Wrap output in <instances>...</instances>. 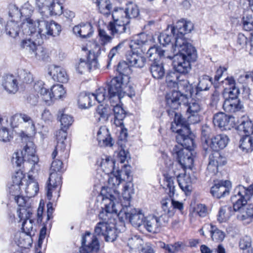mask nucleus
I'll return each instance as SVG.
<instances>
[{
    "label": "nucleus",
    "instance_id": "5701e85b",
    "mask_svg": "<svg viewBox=\"0 0 253 253\" xmlns=\"http://www.w3.org/2000/svg\"><path fill=\"white\" fill-rule=\"evenodd\" d=\"M42 21H38L37 22L31 18H27V21L22 22V27L24 28V34L31 36L33 39H39L40 38L39 33V23Z\"/></svg>",
    "mask_w": 253,
    "mask_h": 253
},
{
    "label": "nucleus",
    "instance_id": "dca6fc26",
    "mask_svg": "<svg viewBox=\"0 0 253 253\" xmlns=\"http://www.w3.org/2000/svg\"><path fill=\"white\" fill-rule=\"evenodd\" d=\"M61 27L56 22L51 21L47 22L42 20L39 23V33L41 39L46 38L48 36L56 37L60 35Z\"/></svg>",
    "mask_w": 253,
    "mask_h": 253
},
{
    "label": "nucleus",
    "instance_id": "ea45409f",
    "mask_svg": "<svg viewBox=\"0 0 253 253\" xmlns=\"http://www.w3.org/2000/svg\"><path fill=\"white\" fill-rule=\"evenodd\" d=\"M239 147L243 151L249 152L253 150V138L251 135L246 134L241 138Z\"/></svg>",
    "mask_w": 253,
    "mask_h": 253
},
{
    "label": "nucleus",
    "instance_id": "473e14b6",
    "mask_svg": "<svg viewBox=\"0 0 253 253\" xmlns=\"http://www.w3.org/2000/svg\"><path fill=\"white\" fill-rule=\"evenodd\" d=\"M109 103L111 106L113 107L115 117V124L116 126H122L123 125V120L126 117V114L122 105L120 104L121 101L117 103L114 102Z\"/></svg>",
    "mask_w": 253,
    "mask_h": 253
},
{
    "label": "nucleus",
    "instance_id": "a211bd4d",
    "mask_svg": "<svg viewBox=\"0 0 253 253\" xmlns=\"http://www.w3.org/2000/svg\"><path fill=\"white\" fill-rule=\"evenodd\" d=\"M35 146L32 141H28L21 152V155H24V158H27V162L33 165L31 169L32 171H38L40 169V166L38 165L39 159L38 157L35 155Z\"/></svg>",
    "mask_w": 253,
    "mask_h": 253
},
{
    "label": "nucleus",
    "instance_id": "f257e3e1",
    "mask_svg": "<svg viewBox=\"0 0 253 253\" xmlns=\"http://www.w3.org/2000/svg\"><path fill=\"white\" fill-rule=\"evenodd\" d=\"M166 109L168 115L175 118V115L183 117L176 112L180 105H183L186 109V118H184L188 125L199 123L201 120L200 113L202 110L201 104L195 100L188 101L187 94L181 93L179 91L167 93L166 95Z\"/></svg>",
    "mask_w": 253,
    "mask_h": 253
},
{
    "label": "nucleus",
    "instance_id": "9b49d317",
    "mask_svg": "<svg viewBox=\"0 0 253 253\" xmlns=\"http://www.w3.org/2000/svg\"><path fill=\"white\" fill-rule=\"evenodd\" d=\"M117 214L120 221L124 223L128 221L135 227H139L144 224L145 217L140 210H137L132 206L121 205Z\"/></svg>",
    "mask_w": 253,
    "mask_h": 253
},
{
    "label": "nucleus",
    "instance_id": "a18cd8bd",
    "mask_svg": "<svg viewBox=\"0 0 253 253\" xmlns=\"http://www.w3.org/2000/svg\"><path fill=\"white\" fill-rule=\"evenodd\" d=\"M232 211V208L230 206H224L219 209L217 215V219L220 222H224L227 221L230 216Z\"/></svg>",
    "mask_w": 253,
    "mask_h": 253
},
{
    "label": "nucleus",
    "instance_id": "e2e57ef3",
    "mask_svg": "<svg viewBox=\"0 0 253 253\" xmlns=\"http://www.w3.org/2000/svg\"><path fill=\"white\" fill-rule=\"evenodd\" d=\"M110 34H111L110 33ZM109 35L106 31L104 29H98V36L99 37V39L101 42V43L103 45H105L108 43H110L112 42V41L114 37L115 36H113ZM116 37L118 38L117 36Z\"/></svg>",
    "mask_w": 253,
    "mask_h": 253
},
{
    "label": "nucleus",
    "instance_id": "a878e982",
    "mask_svg": "<svg viewBox=\"0 0 253 253\" xmlns=\"http://www.w3.org/2000/svg\"><path fill=\"white\" fill-rule=\"evenodd\" d=\"M48 74L55 81L62 83L68 82V78L66 72L59 66L51 65L48 68Z\"/></svg>",
    "mask_w": 253,
    "mask_h": 253
},
{
    "label": "nucleus",
    "instance_id": "6ab92c4d",
    "mask_svg": "<svg viewBox=\"0 0 253 253\" xmlns=\"http://www.w3.org/2000/svg\"><path fill=\"white\" fill-rule=\"evenodd\" d=\"M213 123L221 130H230L235 125L234 118L224 113L219 112L213 116Z\"/></svg>",
    "mask_w": 253,
    "mask_h": 253
},
{
    "label": "nucleus",
    "instance_id": "f03ea898",
    "mask_svg": "<svg viewBox=\"0 0 253 253\" xmlns=\"http://www.w3.org/2000/svg\"><path fill=\"white\" fill-rule=\"evenodd\" d=\"M130 166L124 165L121 170H117L116 174H111L108 180V186L104 187L101 191L102 196V202L106 206L108 211H115L114 207L121 209L122 206L120 204V192L117 188L122 181H132L130 176Z\"/></svg>",
    "mask_w": 253,
    "mask_h": 253
},
{
    "label": "nucleus",
    "instance_id": "39448f33",
    "mask_svg": "<svg viewBox=\"0 0 253 253\" xmlns=\"http://www.w3.org/2000/svg\"><path fill=\"white\" fill-rule=\"evenodd\" d=\"M114 209L116 211H108L106 206H105L104 211L100 212L99 217L101 221L97 223L94 228V235L91 238L90 233L86 232L84 237L85 239L87 236L90 237L91 241L89 243H91L94 238L98 240L97 236L103 237L108 242H113L117 239L118 232L116 228V217H117V214L120 209L116 207Z\"/></svg>",
    "mask_w": 253,
    "mask_h": 253
},
{
    "label": "nucleus",
    "instance_id": "f3484780",
    "mask_svg": "<svg viewBox=\"0 0 253 253\" xmlns=\"http://www.w3.org/2000/svg\"><path fill=\"white\" fill-rule=\"evenodd\" d=\"M21 47L28 50L30 53L39 60H44L46 57V52L44 49L40 44V41L37 44L31 39H26L22 41Z\"/></svg>",
    "mask_w": 253,
    "mask_h": 253
},
{
    "label": "nucleus",
    "instance_id": "8fccbe9b",
    "mask_svg": "<svg viewBox=\"0 0 253 253\" xmlns=\"http://www.w3.org/2000/svg\"><path fill=\"white\" fill-rule=\"evenodd\" d=\"M50 91L52 99H61L66 93L63 85L61 84L53 85L51 88Z\"/></svg>",
    "mask_w": 253,
    "mask_h": 253
},
{
    "label": "nucleus",
    "instance_id": "393cba45",
    "mask_svg": "<svg viewBox=\"0 0 253 253\" xmlns=\"http://www.w3.org/2000/svg\"><path fill=\"white\" fill-rule=\"evenodd\" d=\"M97 139L98 145L101 147H111L113 145V139L108 129L105 126L100 127L97 133Z\"/></svg>",
    "mask_w": 253,
    "mask_h": 253
},
{
    "label": "nucleus",
    "instance_id": "c756f323",
    "mask_svg": "<svg viewBox=\"0 0 253 253\" xmlns=\"http://www.w3.org/2000/svg\"><path fill=\"white\" fill-rule=\"evenodd\" d=\"M73 33L82 39H86L91 36L93 33L92 27L89 23H82L75 26L73 29Z\"/></svg>",
    "mask_w": 253,
    "mask_h": 253
},
{
    "label": "nucleus",
    "instance_id": "e433bc0d",
    "mask_svg": "<svg viewBox=\"0 0 253 253\" xmlns=\"http://www.w3.org/2000/svg\"><path fill=\"white\" fill-rule=\"evenodd\" d=\"M239 124L237 126V129L240 132H243L245 134H253V123L247 117L243 116L239 122Z\"/></svg>",
    "mask_w": 253,
    "mask_h": 253
},
{
    "label": "nucleus",
    "instance_id": "6e6d98bb",
    "mask_svg": "<svg viewBox=\"0 0 253 253\" xmlns=\"http://www.w3.org/2000/svg\"><path fill=\"white\" fill-rule=\"evenodd\" d=\"M109 113L110 112L107 107L100 105L96 109L95 117L98 118L99 121L101 120L106 121L108 119Z\"/></svg>",
    "mask_w": 253,
    "mask_h": 253
},
{
    "label": "nucleus",
    "instance_id": "c03bdc74",
    "mask_svg": "<svg viewBox=\"0 0 253 253\" xmlns=\"http://www.w3.org/2000/svg\"><path fill=\"white\" fill-rule=\"evenodd\" d=\"M130 66H131V64H130V65H129L126 61L120 62L117 68V71L118 73L117 76L123 78L126 76L128 78V81H129V74L131 72ZM131 66H132L131 65Z\"/></svg>",
    "mask_w": 253,
    "mask_h": 253
},
{
    "label": "nucleus",
    "instance_id": "13d9d810",
    "mask_svg": "<svg viewBox=\"0 0 253 253\" xmlns=\"http://www.w3.org/2000/svg\"><path fill=\"white\" fill-rule=\"evenodd\" d=\"M108 93L106 87L102 88H99L96 94H92L91 97L95 99L98 103H101L104 100H107L109 102Z\"/></svg>",
    "mask_w": 253,
    "mask_h": 253
},
{
    "label": "nucleus",
    "instance_id": "bf43d9fd",
    "mask_svg": "<svg viewBox=\"0 0 253 253\" xmlns=\"http://www.w3.org/2000/svg\"><path fill=\"white\" fill-rule=\"evenodd\" d=\"M131 181H126V184L124 187V191L122 193L123 199L125 201L124 203L120 204L121 205H126L127 206H131L130 205V200L131 198V195L130 192V188L131 184Z\"/></svg>",
    "mask_w": 253,
    "mask_h": 253
},
{
    "label": "nucleus",
    "instance_id": "423d86ee",
    "mask_svg": "<svg viewBox=\"0 0 253 253\" xmlns=\"http://www.w3.org/2000/svg\"><path fill=\"white\" fill-rule=\"evenodd\" d=\"M150 38L144 33H141L133 37L129 44L132 53L127 56V60L131 65L137 68H142L144 66L146 59L142 54L147 52L151 48L149 45Z\"/></svg>",
    "mask_w": 253,
    "mask_h": 253
},
{
    "label": "nucleus",
    "instance_id": "603ef678",
    "mask_svg": "<svg viewBox=\"0 0 253 253\" xmlns=\"http://www.w3.org/2000/svg\"><path fill=\"white\" fill-rule=\"evenodd\" d=\"M250 43H248L247 37L242 33H239L237 36L236 46L238 49L246 48L250 51Z\"/></svg>",
    "mask_w": 253,
    "mask_h": 253
},
{
    "label": "nucleus",
    "instance_id": "5fc2aeb1",
    "mask_svg": "<svg viewBox=\"0 0 253 253\" xmlns=\"http://www.w3.org/2000/svg\"><path fill=\"white\" fill-rule=\"evenodd\" d=\"M211 132V129L207 125H204L201 127V139L204 141V148L207 151L208 149L209 138Z\"/></svg>",
    "mask_w": 253,
    "mask_h": 253
},
{
    "label": "nucleus",
    "instance_id": "49530a36",
    "mask_svg": "<svg viewBox=\"0 0 253 253\" xmlns=\"http://www.w3.org/2000/svg\"><path fill=\"white\" fill-rule=\"evenodd\" d=\"M91 99L89 93L81 92L78 97V105L81 109H87L90 107Z\"/></svg>",
    "mask_w": 253,
    "mask_h": 253
},
{
    "label": "nucleus",
    "instance_id": "58836bf2",
    "mask_svg": "<svg viewBox=\"0 0 253 253\" xmlns=\"http://www.w3.org/2000/svg\"><path fill=\"white\" fill-rule=\"evenodd\" d=\"M177 87V88L179 90L178 91L181 93V91H184L185 93H189L191 96L193 95L194 93V89L193 88L192 84H190L188 81L186 79H184L181 77V78H179L178 81L177 82L175 87ZM173 91H175V90H172L170 92H172ZM184 94V93H183Z\"/></svg>",
    "mask_w": 253,
    "mask_h": 253
},
{
    "label": "nucleus",
    "instance_id": "4d7b16f0",
    "mask_svg": "<svg viewBox=\"0 0 253 253\" xmlns=\"http://www.w3.org/2000/svg\"><path fill=\"white\" fill-rule=\"evenodd\" d=\"M143 244V240L138 236H134L129 238L127 243L128 246L132 250H141Z\"/></svg>",
    "mask_w": 253,
    "mask_h": 253
},
{
    "label": "nucleus",
    "instance_id": "3c124183",
    "mask_svg": "<svg viewBox=\"0 0 253 253\" xmlns=\"http://www.w3.org/2000/svg\"><path fill=\"white\" fill-rule=\"evenodd\" d=\"M177 181L180 188L184 191H188L190 190V184L189 183H195L197 180V177L194 175V173H192L191 175L189 174L187 175V178L189 180V182H185L181 181V179H179L180 174H178L177 176ZM187 177V175H185V178Z\"/></svg>",
    "mask_w": 253,
    "mask_h": 253
},
{
    "label": "nucleus",
    "instance_id": "72a5a7b5",
    "mask_svg": "<svg viewBox=\"0 0 253 253\" xmlns=\"http://www.w3.org/2000/svg\"><path fill=\"white\" fill-rule=\"evenodd\" d=\"M15 201L20 207V208L17 210L19 218L22 219L24 217L28 218L32 213V209L31 207L25 205L26 203L24 197L19 196H15Z\"/></svg>",
    "mask_w": 253,
    "mask_h": 253
},
{
    "label": "nucleus",
    "instance_id": "de8ad7c7",
    "mask_svg": "<svg viewBox=\"0 0 253 253\" xmlns=\"http://www.w3.org/2000/svg\"><path fill=\"white\" fill-rule=\"evenodd\" d=\"M100 167L106 173H113L115 169V162L110 157L102 159L100 163Z\"/></svg>",
    "mask_w": 253,
    "mask_h": 253
},
{
    "label": "nucleus",
    "instance_id": "4468645a",
    "mask_svg": "<svg viewBox=\"0 0 253 253\" xmlns=\"http://www.w3.org/2000/svg\"><path fill=\"white\" fill-rule=\"evenodd\" d=\"M164 176L166 182L167 190H169L168 193L169 197L162 200V207L166 213H167L169 216H172L174 214V211L171 210V200L175 191L173 182L174 177L169 175L168 174H165Z\"/></svg>",
    "mask_w": 253,
    "mask_h": 253
},
{
    "label": "nucleus",
    "instance_id": "864d4df0",
    "mask_svg": "<svg viewBox=\"0 0 253 253\" xmlns=\"http://www.w3.org/2000/svg\"><path fill=\"white\" fill-rule=\"evenodd\" d=\"M9 16L11 18L10 20H14L16 22H21V13L20 9L14 4L9 5Z\"/></svg>",
    "mask_w": 253,
    "mask_h": 253
},
{
    "label": "nucleus",
    "instance_id": "338daca9",
    "mask_svg": "<svg viewBox=\"0 0 253 253\" xmlns=\"http://www.w3.org/2000/svg\"><path fill=\"white\" fill-rule=\"evenodd\" d=\"M26 161L27 158H24V155H21V152H15L11 159L13 165L16 167H20L21 165Z\"/></svg>",
    "mask_w": 253,
    "mask_h": 253
},
{
    "label": "nucleus",
    "instance_id": "412c9836",
    "mask_svg": "<svg viewBox=\"0 0 253 253\" xmlns=\"http://www.w3.org/2000/svg\"><path fill=\"white\" fill-rule=\"evenodd\" d=\"M226 158L221 155L219 151H213L209 157L207 169L214 174L218 172V168L226 164Z\"/></svg>",
    "mask_w": 253,
    "mask_h": 253
},
{
    "label": "nucleus",
    "instance_id": "79ce46f5",
    "mask_svg": "<svg viewBox=\"0 0 253 253\" xmlns=\"http://www.w3.org/2000/svg\"><path fill=\"white\" fill-rule=\"evenodd\" d=\"M252 243V238L249 236H244L240 239L239 246L240 249L243 251V253H253Z\"/></svg>",
    "mask_w": 253,
    "mask_h": 253
},
{
    "label": "nucleus",
    "instance_id": "bb28decb",
    "mask_svg": "<svg viewBox=\"0 0 253 253\" xmlns=\"http://www.w3.org/2000/svg\"><path fill=\"white\" fill-rule=\"evenodd\" d=\"M229 138L226 135L217 134L211 138L210 147L212 151H219L226 147Z\"/></svg>",
    "mask_w": 253,
    "mask_h": 253
},
{
    "label": "nucleus",
    "instance_id": "ddd939ff",
    "mask_svg": "<svg viewBox=\"0 0 253 253\" xmlns=\"http://www.w3.org/2000/svg\"><path fill=\"white\" fill-rule=\"evenodd\" d=\"M251 197V194L248 188L242 185L237 186L231 197L234 211H239L242 210L247 205L248 201L250 200Z\"/></svg>",
    "mask_w": 253,
    "mask_h": 253
},
{
    "label": "nucleus",
    "instance_id": "f704fd0d",
    "mask_svg": "<svg viewBox=\"0 0 253 253\" xmlns=\"http://www.w3.org/2000/svg\"><path fill=\"white\" fill-rule=\"evenodd\" d=\"M238 215L237 218L242 221L244 224H249L253 220V204H247Z\"/></svg>",
    "mask_w": 253,
    "mask_h": 253
},
{
    "label": "nucleus",
    "instance_id": "f8f14e48",
    "mask_svg": "<svg viewBox=\"0 0 253 253\" xmlns=\"http://www.w3.org/2000/svg\"><path fill=\"white\" fill-rule=\"evenodd\" d=\"M147 54L149 60L153 61L150 67L153 77L157 79H162L165 74V70L163 64L158 60V58L165 57V50L159 46H154L149 48Z\"/></svg>",
    "mask_w": 253,
    "mask_h": 253
},
{
    "label": "nucleus",
    "instance_id": "774afa93",
    "mask_svg": "<svg viewBox=\"0 0 253 253\" xmlns=\"http://www.w3.org/2000/svg\"><path fill=\"white\" fill-rule=\"evenodd\" d=\"M210 236L213 241L218 242L223 240L225 237V234L222 231L219 230L215 226Z\"/></svg>",
    "mask_w": 253,
    "mask_h": 253
},
{
    "label": "nucleus",
    "instance_id": "1a4fd4ad",
    "mask_svg": "<svg viewBox=\"0 0 253 253\" xmlns=\"http://www.w3.org/2000/svg\"><path fill=\"white\" fill-rule=\"evenodd\" d=\"M175 115L171 126L172 131L177 133L176 139L179 145L175 146H181L184 149L190 151L194 148V142L189 125L183 117L176 114Z\"/></svg>",
    "mask_w": 253,
    "mask_h": 253
},
{
    "label": "nucleus",
    "instance_id": "37998d69",
    "mask_svg": "<svg viewBox=\"0 0 253 253\" xmlns=\"http://www.w3.org/2000/svg\"><path fill=\"white\" fill-rule=\"evenodd\" d=\"M96 4L101 13L107 16L111 14L112 5L110 0H96Z\"/></svg>",
    "mask_w": 253,
    "mask_h": 253
},
{
    "label": "nucleus",
    "instance_id": "69168bd1",
    "mask_svg": "<svg viewBox=\"0 0 253 253\" xmlns=\"http://www.w3.org/2000/svg\"><path fill=\"white\" fill-rule=\"evenodd\" d=\"M30 216L28 218L25 217L22 218L20 220H24L22 224V230L27 235H31V232L33 228V220L29 219Z\"/></svg>",
    "mask_w": 253,
    "mask_h": 253
},
{
    "label": "nucleus",
    "instance_id": "b1692460",
    "mask_svg": "<svg viewBox=\"0 0 253 253\" xmlns=\"http://www.w3.org/2000/svg\"><path fill=\"white\" fill-rule=\"evenodd\" d=\"M162 218H163V216L157 217L155 215H149L145 217L143 224L144 227L150 233H156L159 232L162 225Z\"/></svg>",
    "mask_w": 253,
    "mask_h": 253
},
{
    "label": "nucleus",
    "instance_id": "2f4dec72",
    "mask_svg": "<svg viewBox=\"0 0 253 253\" xmlns=\"http://www.w3.org/2000/svg\"><path fill=\"white\" fill-rule=\"evenodd\" d=\"M213 84L212 79L208 75H203L199 78V82L194 90L196 95H199L202 91L209 90Z\"/></svg>",
    "mask_w": 253,
    "mask_h": 253
},
{
    "label": "nucleus",
    "instance_id": "4be33fe9",
    "mask_svg": "<svg viewBox=\"0 0 253 253\" xmlns=\"http://www.w3.org/2000/svg\"><path fill=\"white\" fill-rule=\"evenodd\" d=\"M231 187V184L229 181H221L211 187V193L213 197L220 199L229 195Z\"/></svg>",
    "mask_w": 253,
    "mask_h": 253
},
{
    "label": "nucleus",
    "instance_id": "7c9ffc66",
    "mask_svg": "<svg viewBox=\"0 0 253 253\" xmlns=\"http://www.w3.org/2000/svg\"><path fill=\"white\" fill-rule=\"evenodd\" d=\"M243 108V105L238 98L226 99L223 104L224 110L229 113L240 111Z\"/></svg>",
    "mask_w": 253,
    "mask_h": 253
},
{
    "label": "nucleus",
    "instance_id": "a19ab883",
    "mask_svg": "<svg viewBox=\"0 0 253 253\" xmlns=\"http://www.w3.org/2000/svg\"><path fill=\"white\" fill-rule=\"evenodd\" d=\"M34 88L36 91L43 96V99L45 101L52 99L51 91L49 92L44 87V84L42 81H38L35 83Z\"/></svg>",
    "mask_w": 253,
    "mask_h": 253
},
{
    "label": "nucleus",
    "instance_id": "cd10ccee",
    "mask_svg": "<svg viewBox=\"0 0 253 253\" xmlns=\"http://www.w3.org/2000/svg\"><path fill=\"white\" fill-rule=\"evenodd\" d=\"M2 86L9 93L14 94L18 90V83L16 78L12 75L3 77Z\"/></svg>",
    "mask_w": 253,
    "mask_h": 253
},
{
    "label": "nucleus",
    "instance_id": "052dcab7",
    "mask_svg": "<svg viewBox=\"0 0 253 253\" xmlns=\"http://www.w3.org/2000/svg\"><path fill=\"white\" fill-rule=\"evenodd\" d=\"M47 10L51 15H60L63 13V6L59 2L52 1L47 7Z\"/></svg>",
    "mask_w": 253,
    "mask_h": 253
},
{
    "label": "nucleus",
    "instance_id": "c85d7f7f",
    "mask_svg": "<svg viewBox=\"0 0 253 253\" xmlns=\"http://www.w3.org/2000/svg\"><path fill=\"white\" fill-rule=\"evenodd\" d=\"M66 130L67 129H65L62 127V128L56 133V136L57 143L54 150L51 154V157L53 159L56 158L59 150L61 153L64 152L65 149V145L64 141L66 139L67 136Z\"/></svg>",
    "mask_w": 253,
    "mask_h": 253
},
{
    "label": "nucleus",
    "instance_id": "09e8293b",
    "mask_svg": "<svg viewBox=\"0 0 253 253\" xmlns=\"http://www.w3.org/2000/svg\"><path fill=\"white\" fill-rule=\"evenodd\" d=\"M182 76L178 75V73L174 71H169L166 75V81L168 86L170 87H175V84L179 78Z\"/></svg>",
    "mask_w": 253,
    "mask_h": 253
},
{
    "label": "nucleus",
    "instance_id": "4c0bfd02",
    "mask_svg": "<svg viewBox=\"0 0 253 253\" xmlns=\"http://www.w3.org/2000/svg\"><path fill=\"white\" fill-rule=\"evenodd\" d=\"M21 25L22 22H18L14 20L8 21L5 26L6 34L12 38H16L19 35Z\"/></svg>",
    "mask_w": 253,
    "mask_h": 253
},
{
    "label": "nucleus",
    "instance_id": "2eb2a0df",
    "mask_svg": "<svg viewBox=\"0 0 253 253\" xmlns=\"http://www.w3.org/2000/svg\"><path fill=\"white\" fill-rule=\"evenodd\" d=\"M172 153L176 157L177 161L183 169H191L193 164L192 153L187 149H184L181 146H174Z\"/></svg>",
    "mask_w": 253,
    "mask_h": 253
},
{
    "label": "nucleus",
    "instance_id": "680f3d73",
    "mask_svg": "<svg viewBox=\"0 0 253 253\" xmlns=\"http://www.w3.org/2000/svg\"><path fill=\"white\" fill-rule=\"evenodd\" d=\"M60 122L62 127L65 129H67L72 125L74 120L71 115L62 113L60 116Z\"/></svg>",
    "mask_w": 253,
    "mask_h": 253
},
{
    "label": "nucleus",
    "instance_id": "7ed1b4c3",
    "mask_svg": "<svg viewBox=\"0 0 253 253\" xmlns=\"http://www.w3.org/2000/svg\"><path fill=\"white\" fill-rule=\"evenodd\" d=\"M193 28L194 25L190 21L182 19L176 23L175 26H169L166 31L160 34L158 40L163 46H166L174 41V45L172 47L174 53L182 48V46L190 44L184 36L191 32Z\"/></svg>",
    "mask_w": 253,
    "mask_h": 253
},
{
    "label": "nucleus",
    "instance_id": "c9c22d12",
    "mask_svg": "<svg viewBox=\"0 0 253 253\" xmlns=\"http://www.w3.org/2000/svg\"><path fill=\"white\" fill-rule=\"evenodd\" d=\"M159 246L165 250L166 253H177L186 250L187 246L182 242H177L173 244H166L164 242H160Z\"/></svg>",
    "mask_w": 253,
    "mask_h": 253
},
{
    "label": "nucleus",
    "instance_id": "6e6552de",
    "mask_svg": "<svg viewBox=\"0 0 253 253\" xmlns=\"http://www.w3.org/2000/svg\"><path fill=\"white\" fill-rule=\"evenodd\" d=\"M182 47V48L174 53L173 56L168 55L166 58L170 59L176 58L178 61L174 62L173 69L178 73L185 75L190 70V63L196 61L197 54L195 47L191 43Z\"/></svg>",
    "mask_w": 253,
    "mask_h": 253
},
{
    "label": "nucleus",
    "instance_id": "0e129e2a",
    "mask_svg": "<svg viewBox=\"0 0 253 253\" xmlns=\"http://www.w3.org/2000/svg\"><path fill=\"white\" fill-rule=\"evenodd\" d=\"M243 28L247 31L253 30V17L251 14H245L243 19Z\"/></svg>",
    "mask_w": 253,
    "mask_h": 253
},
{
    "label": "nucleus",
    "instance_id": "0eeeda50",
    "mask_svg": "<svg viewBox=\"0 0 253 253\" xmlns=\"http://www.w3.org/2000/svg\"><path fill=\"white\" fill-rule=\"evenodd\" d=\"M105 87L109 102H120L124 94L130 97L135 95L134 88L126 76L123 78L116 76L107 82Z\"/></svg>",
    "mask_w": 253,
    "mask_h": 253
},
{
    "label": "nucleus",
    "instance_id": "aec40b11",
    "mask_svg": "<svg viewBox=\"0 0 253 253\" xmlns=\"http://www.w3.org/2000/svg\"><path fill=\"white\" fill-rule=\"evenodd\" d=\"M98 67V63L95 55L89 51L87 61L80 59L79 62L76 65V69L82 74L85 71L90 72L91 70L96 69Z\"/></svg>",
    "mask_w": 253,
    "mask_h": 253
},
{
    "label": "nucleus",
    "instance_id": "9d476101",
    "mask_svg": "<svg viewBox=\"0 0 253 253\" xmlns=\"http://www.w3.org/2000/svg\"><path fill=\"white\" fill-rule=\"evenodd\" d=\"M52 159H53L52 158ZM55 159V158L53 159L51 165L50 173L45 188L47 198L49 200L52 198V192L59 187L60 188L62 183L61 176L58 172H62L65 170L62 160Z\"/></svg>",
    "mask_w": 253,
    "mask_h": 253
},
{
    "label": "nucleus",
    "instance_id": "20e7f679",
    "mask_svg": "<svg viewBox=\"0 0 253 253\" xmlns=\"http://www.w3.org/2000/svg\"><path fill=\"white\" fill-rule=\"evenodd\" d=\"M138 15V7L132 3L128 4L125 9L115 7L112 12L113 21L109 22L107 29L113 36L120 37L129 32V19L136 18Z\"/></svg>",
    "mask_w": 253,
    "mask_h": 253
}]
</instances>
